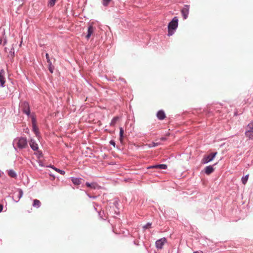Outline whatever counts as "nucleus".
Instances as JSON below:
<instances>
[{
  "label": "nucleus",
  "mask_w": 253,
  "mask_h": 253,
  "mask_svg": "<svg viewBox=\"0 0 253 253\" xmlns=\"http://www.w3.org/2000/svg\"><path fill=\"white\" fill-rule=\"evenodd\" d=\"M178 19L176 17H174L168 25V36H171L174 34V31L178 27Z\"/></svg>",
  "instance_id": "nucleus-1"
},
{
  "label": "nucleus",
  "mask_w": 253,
  "mask_h": 253,
  "mask_svg": "<svg viewBox=\"0 0 253 253\" xmlns=\"http://www.w3.org/2000/svg\"><path fill=\"white\" fill-rule=\"evenodd\" d=\"M17 146L20 149L25 148L27 146V139L25 137H20L16 139L14 141Z\"/></svg>",
  "instance_id": "nucleus-2"
},
{
  "label": "nucleus",
  "mask_w": 253,
  "mask_h": 253,
  "mask_svg": "<svg viewBox=\"0 0 253 253\" xmlns=\"http://www.w3.org/2000/svg\"><path fill=\"white\" fill-rule=\"evenodd\" d=\"M216 155L217 152H215L211 153L208 156H205L202 160V163L204 164H206L211 161L214 158Z\"/></svg>",
  "instance_id": "nucleus-3"
},
{
  "label": "nucleus",
  "mask_w": 253,
  "mask_h": 253,
  "mask_svg": "<svg viewBox=\"0 0 253 253\" xmlns=\"http://www.w3.org/2000/svg\"><path fill=\"white\" fill-rule=\"evenodd\" d=\"M166 242L167 239L165 238H161L156 242V247L159 249H162Z\"/></svg>",
  "instance_id": "nucleus-4"
},
{
  "label": "nucleus",
  "mask_w": 253,
  "mask_h": 253,
  "mask_svg": "<svg viewBox=\"0 0 253 253\" xmlns=\"http://www.w3.org/2000/svg\"><path fill=\"white\" fill-rule=\"evenodd\" d=\"M21 107L23 110V113L27 115H29L30 113L29 105L27 102H24L21 104Z\"/></svg>",
  "instance_id": "nucleus-5"
},
{
  "label": "nucleus",
  "mask_w": 253,
  "mask_h": 253,
  "mask_svg": "<svg viewBox=\"0 0 253 253\" xmlns=\"http://www.w3.org/2000/svg\"><path fill=\"white\" fill-rule=\"evenodd\" d=\"M190 6L189 5H184L180 11L182 16H188L189 14Z\"/></svg>",
  "instance_id": "nucleus-6"
},
{
  "label": "nucleus",
  "mask_w": 253,
  "mask_h": 253,
  "mask_svg": "<svg viewBox=\"0 0 253 253\" xmlns=\"http://www.w3.org/2000/svg\"><path fill=\"white\" fill-rule=\"evenodd\" d=\"M4 74H5V72L3 70H1L0 71V85L1 87L4 86V84L5 83Z\"/></svg>",
  "instance_id": "nucleus-7"
},
{
  "label": "nucleus",
  "mask_w": 253,
  "mask_h": 253,
  "mask_svg": "<svg viewBox=\"0 0 253 253\" xmlns=\"http://www.w3.org/2000/svg\"><path fill=\"white\" fill-rule=\"evenodd\" d=\"M85 185L87 187L90 188L91 189H100V186L98 185L97 183L96 182H92V183H89V182H86Z\"/></svg>",
  "instance_id": "nucleus-8"
},
{
  "label": "nucleus",
  "mask_w": 253,
  "mask_h": 253,
  "mask_svg": "<svg viewBox=\"0 0 253 253\" xmlns=\"http://www.w3.org/2000/svg\"><path fill=\"white\" fill-rule=\"evenodd\" d=\"M32 127L33 131L35 132L36 135L38 136L39 134V131L38 127L36 124V120L34 118L32 119Z\"/></svg>",
  "instance_id": "nucleus-9"
},
{
  "label": "nucleus",
  "mask_w": 253,
  "mask_h": 253,
  "mask_svg": "<svg viewBox=\"0 0 253 253\" xmlns=\"http://www.w3.org/2000/svg\"><path fill=\"white\" fill-rule=\"evenodd\" d=\"M148 169H166L167 168V166L165 164H160L157 165L151 166L148 168Z\"/></svg>",
  "instance_id": "nucleus-10"
},
{
  "label": "nucleus",
  "mask_w": 253,
  "mask_h": 253,
  "mask_svg": "<svg viewBox=\"0 0 253 253\" xmlns=\"http://www.w3.org/2000/svg\"><path fill=\"white\" fill-rule=\"evenodd\" d=\"M94 31V28L92 25H89V26L88 27L87 30V34L85 36V38L86 39L88 40L91 35L92 34Z\"/></svg>",
  "instance_id": "nucleus-11"
},
{
  "label": "nucleus",
  "mask_w": 253,
  "mask_h": 253,
  "mask_svg": "<svg viewBox=\"0 0 253 253\" xmlns=\"http://www.w3.org/2000/svg\"><path fill=\"white\" fill-rule=\"evenodd\" d=\"M157 117L159 120H162L166 118V114L164 111L160 110L157 112Z\"/></svg>",
  "instance_id": "nucleus-12"
},
{
  "label": "nucleus",
  "mask_w": 253,
  "mask_h": 253,
  "mask_svg": "<svg viewBox=\"0 0 253 253\" xmlns=\"http://www.w3.org/2000/svg\"><path fill=\"white\" fill-rule=\"evenodd\" d=\"M31 148L34 151L37 150L38 149V144L35 142L33 139H31L29 142Z\"/></svg>",
  "instance_id": "nucleus-13"
},
{
  "label": "nucleus",
  "mask_w": 253,
  "mask_h": 253,
  "mask_svg": "<svg viewBox=\"0 0 253 253\" xmlns=\"http://www.w3.org/2000/svg\"><path fill=\"white\" fill-rule=\"evenodd\" d=\"M17 191L18 192L16 195L17 197L15 199L16 202H18L23 196V191L22 189H18Z\"/></svg>",
  "instance_id": "nucleus-14"
},
{
  "label": "nucleus",
  "mask_w": 253,
  "mask_h": 253,
  "mask_svg": "<svg viewBox=\"0 0 253 253\" xmlns=\"http://www.w3.org/2000/svg\"><path fill=\"white\" fill-rule=\"evenodd\" d=\"M213 170H214V169L213 168L212 166H209L205 168V171L207 174H210L211 173H212L213 171Z\"/></svg>",
  "instance_id": "nucleus-15"
},
{
  "label": "nucleus",
  "mask_w": 253,
  "mask_h": 253,
  "mask_svg": "<svg viewBox=\"0 0 253 253\" xmlns=\"http://www.w3.org/2000/svg\"><path fill=\"white\" fill-rule=\"evenodd\" d=\"M81 178H72V181L73 183L76 185H79L81 183Z\"/></svg>",
  "instance_id": "nucleus-16"
},
{
  "label": "nucleus",
  "mask_w": 253,
  "mask_h": 253,
  "mask_svg": "<svg viewBox=\"0 0 253 253\" xmlns=\"http://www.w3.org/2000/svg\"><path fill=\"white\" fill-rule=\"evenodd\" d=\"M245 135L246 137H248L249 139H253V131L246 130Z\"/></svg>",
  "instance_id": "nucleus-17"
},
{
  "label": "nucleus",
  "mask_w": 253,
  "mask_h": 253,
  "mask_svg": "<svg viewBox=\"0 0 253 253\" xmlns=\"http://www.w3.org/2000/svg\"><path fill=\"white\" fill-rule=\"evenodd\" d=\"M41 202L39 200H38L37 199H35L33 201V206L34 207L38 208L41 206Z\"/></svg>",
  "instance_id": "nucleus-18"
},
{
  "label": "nucleus",
  "mask_w": 253,
  "mask_h": 253,
  "mask_svg": "<svg viewBox=\"0 0 253 253\" xmlns=\"http://www.w3.org/2000/svg\"><path fill=\"white\" fill-rule=\"evenodd\" d=\"M246 130L253 131V122L250 123L247 126Z\"/></svg>",
  "instance_id": "nucleus-19"
},
{
  "label": "nucleus",
  "mask_w": 253,
  "mask_h": 253,
  "mask_svg": "<svg viewBox=\"0 0 253 253\" xmlns=\"http://www.w3.org/2000/svg\"><path fill=\"white\" fill-rule=\"evenodd\" d=\"M8 174L9 176L13 177V178H15L16 177V174L15 173V172L14 170H11V169L8 170Z\"/></svg>",
  "instance_id": "nucleus-20"
},
{
  "label": "nucleus",
  "mask_w": 253,
  "mask_h": 253,
  "mask_svg": "<svg viewBox=\"0 0 253 253\" xmlns=\"http://www.w3.org/2000/svg\"><path fill=\"white\" fill-rule=\"evenodd\" d=\"M124 135V130L122 127L120 128V140L121 142L123 141Z\"/></svg>",
  "instance_id": "nucleus-21"
},
{
  "label": "nucleus",
  "mask_w": 253,
  "mask_h": 253,
  "mask_svg": "<svg viewBox=\"0 0 253 253\" xmlns=\"http://www.w3.org/2000/svg\"><path fill=\"white\" fill-rule=\"evenodd\" d=\"M118 120H119V117H114L112 119V120L110 123V125L112 126H114Z\"/></svg>",
  "instance_id": "nucleus-22"
},
{
  "label": "nucleus",
  "mask_w": 253,
  "mask_h": 253,
  "mask_svg": "<svg viewBox=\"0 0 253 253\" xmlns=\"http://www.w3.org/2000/svg\"><path fill=\"white\" fill-rule=\"evenodd\" d=\"M249 174L246 175L245 176L243 177L242 178V182L243 184L245 185L248 180Z\"/></svg>",
  "instance_id": "nucleus-23"
},
{
  "label": "nucleus",
  "mask_w": 253,
  "mask_h": 253,
  "mask_svg": "<svg viewBox=\"0 0 253 253\" xmlns=\"http://www.w3.org/2000/svg\"><path fill=\"white\" fill-rule=\"evenodd\" d=\"M111 0H102V4L104 6H107L109 5Z\"/></svg>",
  "instance_id": "nucleus-24"
},
{
  "label": "nucleus",
  "mask_w": 253,
  "mask_h": 253,
  "mask_svg": "<svg viewBox=\"0 0 253 253\" xmlns=\"http://www.w3.org/2000/svg\"><path fill=\"white\" fill-rule=\"evenodd\" d=\"M160 144H161L160 143L152 142V143L149 144L148 145V146H149V147H154L157 146H158L159 145H160Z\"/></svg>",
  "instance_id": "nucleus-25"
},
{
  "label": "nucleus",
  "mask_w": 253,
  "mask_h": 253,
  "mask_svg": "<svg viewBox=\"0 0 253 253\" xmlns=\"http://www.w3.org/2000/svg\"><path fill=\"white\" fill-rule=\"evenodd\" d=\"M56 0H49L48 2V5L50 6H53L54 5Z\"/></svg>",
  "instance_id": "nucleus-26"
},
{
  "label": "nucleus",
  "mask_w": 253,
  "mask_h": 253,
  "mask_svg": "<svg viewBox=\"0 0 253 253\" xmlns=\"http://www.w3.org/2000/svg\"><path fill=\"white\" fill-rule=\"evenodd\" d=\"M45 56H46V60H47V62L48 63V64H51V61H50V59L49 58V56L48 55V53H46L45 54Z\"/></svg>",
  "instance_id": "nucleus-27"
},
{
  "label": "nucleus",
  "mask_w": 253,
  "mask_h": 253,
  "mask_svg": "<svg viewBox=\"0 0 253 253\" xmlns=\"http://www.w3.org/2000/svg\"><path fill=\"white\" fill-rule=\"evenodd\" d=\"M49 66V70L50 72V73H53L54 67L52 66V63H51V64H48Z\"/></svg>",
  "instance_id": "nucleus-28"
},
{
  "label": "nucleus",
  "mask_w": 253,
  "mask_h": 253,
  "mask_svg": "<svg viewBox=\"0 0 253 253\" xmlns=\"http://www.w3.org/2000/svg\"><path fill=\"white\" fill-rule=\"evenodd\" d=\"M151 225V223H148L147 224H146V225H145L143 226V228L145 229H148V228H150Z\"/></svg>",
  "instance_id": "nucleus-29"
},
{
  "label": "nucleus",
  "mask_w": 253,
  "mask_h": 253,
  "mask_svg": "<svg viewBox=\"0 0 253 253\" xmlns=\"http://www.w3.org/2000/svg\"><path fill=\"white\" fill-rule=\"evenodd\" d=\"M54 169H55L56 171H58V172H59L61 174H65V171H63V170H60V169H58L57 168H55Z\"/></svg>",
  "instance_id": "nucleus-30"
},
{
  "label": "nucleus",
  "mask_w": 253,
  "mask_h": 253,
  "mask_svg": "<svg viewBox=\"0 0 253 253\" xmlns=\"http://www.w3.org/2000/svg\"><path fill=\"white\" fill-rule=\"evenodd\" d=\"M160 139L162 141H165L167 140V138L166 137H161Z\"/></svg>",
  "instance_id": "nucleus-31"
},
{
  "label": "nucleus",
  "mask_w": 253,
  "mask_h": 253,
  "mask_svg": "<svg viewBox=\"0 0 253 253\" xmlns=\"http://www.w3.org/2000/svg\"><path fill=\"white\" fill-rule=\"evenodd\" d=\"M3 209V206L1 205H0V212L2 211Z\"/></svg>",
  "instance_id": "nucleus-32"
},
{
  "label": "nucleus",
  "mask_w": 253,
  "mask_h": 253,
  "mask_svg": "<svg viewBox=\"0 0 253 253\" xmlns=\"http://www.w3.org/2000/svg\"><path fill=\"white\" fill-rule=\"evenodd\" d=\"M110 143H111L112 145H114V146H115V143L114 141H110Z\"/></svg>",
  "instance_id": "nucleus-33"
},
{
  "label": "nucleus",
  "mask_w": 253,
  "mask_h": 253,
  "mask_svg": "<svg viewBox=\"0 0 253 253\" xmlns=\"http://www.w3.org/2000/svg\"><path fill=\"white\" fill-rule=\"evenodd\" d=\"M194 253H203V252L200 251V252H194Z\"/></svg>",
  "instance_id": "nucleus-34"
},
{
  "label": "nucleus",
  "mask_w": 253,
  "mask_h": 253,
  "mask_svg": "<svg viewBox=\"0 0 253 253\" xmlns=\"http://www.w3.org/2000/svg\"><path fill=\"white\" fill-rule=\"evenodd\" d=\"M1 40H0V44L1 43Z\"/></svg>",
  "instance_id": "nucleus-35"
}]
</instances>
